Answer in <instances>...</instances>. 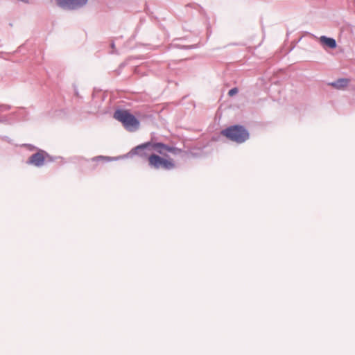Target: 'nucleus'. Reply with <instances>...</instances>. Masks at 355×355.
<instances>
[{"mask_svg": "<svg viewBox=\"0 0 355 355\" xmlns=\"http://www.w3.org/2000/svg\"><path fill=\"white\" fill-rule=\"evenodd\" d=\"M238 92H239L238 88H236V87H234V88L231 89L229 91L228 94H229V96H232L233 95H234V94H237V93H238Z\"/></svg>", "mask_w": 355, "mask_h": 355, "instance_id": "ddd939ff", "label": "nucleus"}, {"mask_svg": "<svg viewBox=\"0 0 355 355\" xmlns=\"http://www.w3.org/2000/svg\"><path fill=\"white\" fill-rule=\"evenodd\" d=\"M221 134L237 144H242L249 138L248 130L241 125H231L223 130Z\"/></svg>", "mask_w": 355, "mask_h": 355, "instance_id": "f257e3e1", "label": "nucleus"}, {"mask_svg": "<svg viewBox=\"0 0 355 355\" xmlns=\"http://www.w3.org/2000/svg\"><path fill=\"white\" fill-rule=\"evenodd\" d=\"M114 46H115L114 43V42H112V44H111V47H112V49H114Z\"/></svg>", "mask_w": 355, "mask_h": 355, "instance_id": "dca6fc26", "label": "nucleus"}, {"mask_svg": "<svg viewBox=\"0 0 355 355\" xmlns=\"http://www.w3.org/2000/svg\"><path fill=\"white\" fill-rule=\"evenodd\" d=\"M150 142H147L141 145L137 146L135 148L132 149L128 153L131 155H138L140 157L149 156L148 151L150 150Z\"/></svg>", "mask_w": 355, "mask_h": 355, "instance_id": "423d86ee", "label": "nucleus"}, {"mask_svg": "<svg viewBox=\"0 0 355 355\" xmlns=\"http://www.w3.org/2000/svg\"><path fill=\"white\" fill-rule=\"evenodd\" d=\"M182 153V150L174 146H169L168 153H171L174 155H180Z\"/></svg>", "mask_w": 355, "mask_h": 355, "instance_id": "9d476101", "label": "nucleus"}, {"mask_svg": "<svg viewBox=\"0 0 355 355\" xmlns=\"http://www.w3.org/2000/svg\"><path fill=\"white\" fill-rule=\"evenodd\" d=\"M46 160L49 162L53 161L50 155L45 150L40 149L37 153L29 157L26 161V164L37 167H41L45 164Z\"/></svg>", "mask_w": 355, "mask_h": 355, "instance_id": "20e7f679", "label": "nucleus"}, {"mask_svg": "<svg viewBox=\"0 0 355 355\" xmlns=\"http://www.w3.org/2000/svg\"><path fill=\"white\" fill-rule=\"evenodd\" d=\"M320 42L323 46H325L331 49H334L337 46V43L335 39L332 37H328L325 35H322L320 37Z\"/></svg>", "mask_w": 355, "mask_h": 355, "instance_id": "6e6552de", "label": "nucleus"}, {"mask_svg": "<svg viewBox=\"0 0 355 355\" xmlns=\"http://www.w3.org/2000/svg\"><path fill=\"white\" fill-rule=\"evenodd\" d=\"M11 109V106L9 105L1 104L0 105V112L7 111Z\"/></svg>", "mask_w": 355, "mask_h": 355, "instance_id": "9b49d317", "label": "nucleus"}, {"mask_svg": "<svg viewBox=\"0 0 355 355\" xmlns=\"http://www.w3.org/2000/svg\"><path fill=\"white\" fill-rule=\"evenodd\" d=\"M349 80L347 78H339L329 85L334 87L336 89H341L348 85Z\"/></svg>", "mask_w": 355, "mask_h": 355, "instance_id": "1a4fd4ad", "label": "nucleus"}, {"mask_svg": "<svg viewBox=\"0 0 355 355\" xmlns=\"http://www.w3.org/2000/svg\"><path fill=\"white\" fill-rule=\"evenodd\" d=\"M125 63H121L120 64V67H125Z\"/></svg>", "mask_w": 355, "mask_h": 355, "instance_id": "f3484780", "label": "nucleus"}, {"mask_svg": "<svg viewBox=\"0 0 355 355\" xmlns=\"http://www.w3.org/2000/svg\"><path fill=\"white\" fill-rule=\"evenodd\" d=\"M23 146L27 147L28 149L31 151L36 149V147H35L34 146H33L31 144H24Z\"/></svg>", "mask_w": 355, "mask_h": 355, "instance_id": "2eb2a0df", "label": "nucleus"}, {"mask_svg": "<svg viewBox=\"0 0 355 355\" xmlns=\"http://www.w3.org/2000/svg\"><path fill=\"white\" fill-rule=\"evenodd\" d=\"M88 0H55L58 6L64 10H76L87 4Z\"/></svg>", "mask_w": 355, "mask_h": 355, "instance_id": "39448f33", "label": "nucleus"}, {"mask_svg": "<svg viewBox=\"0 0 355 355\" xmlns=\"http://www.w3.org/2000/svg\"><path fill=\"white\" fill-rule=\"evenodd\" d=\"M148 163L151 167L156 169L162 168L169 171L175 168V163L173 159H165L156 154L149 155Z\"/></svg>", "mask_w": 355, "mask_h": 355, "instance_id": "7ed1b4c3", "label": "nucleus"}, {"mask_svg": "<svg viewBox=\"0 0 355 355\" xmlns=\"http://www.w3.org/2000/svg\"><path fill=\"white\" fill-rule=\"evenodd\" d=\"M103 159L110 160L111 158L104 156H97L92 159V161H99Z\"/></svg>", "mask_w": 355, "mask_h": 355, "instance_id": "f8f14e48", "label": "nucleus"}, {"mask_svg": "<svg viewBox=\"0 0 355 355\" xmlns=\"http://www.w3.org/2000/svg\"><path fill=\"white\" fill-rule=\"evenodd\" d=\"M168 145H166L161 142H150V150H155V152L162 155L164 157H168Z\"/></svg>", "mask_w": 355, "mask_h": 355, "instance_id": "0eeeda50", "label": "nucleus"}, {"mask_svg": "<svg viewBox=\"0 0 355 355\" xmlns=\"http://www.w3.org/2000/svg\"><path fill=\"white\" fill-rule=\"evenodd\" d=\"M0 123H9V120L7 116H3L0 117Z\"/></svg>", "mask_w": 355, "mask_h": 355, "instance_id": "4468645a", "label": "nucleus"}, {"mask_svg": "<svg viewBox=\"0 0 355 355\" xmlns=\"http://www.w3.org/2000/svg\"><path fill=\"white\" fill-rule=\"evenodd\" d=\"M114 117L121 122L124 128L128 131L134 132L139 128V121L128 110H117L114 114Z\"/></svg>", "mask_w": 355, "mask_h": 355, "instance_id": "f03ea898", "label": "nucleus"}]
</instances>
